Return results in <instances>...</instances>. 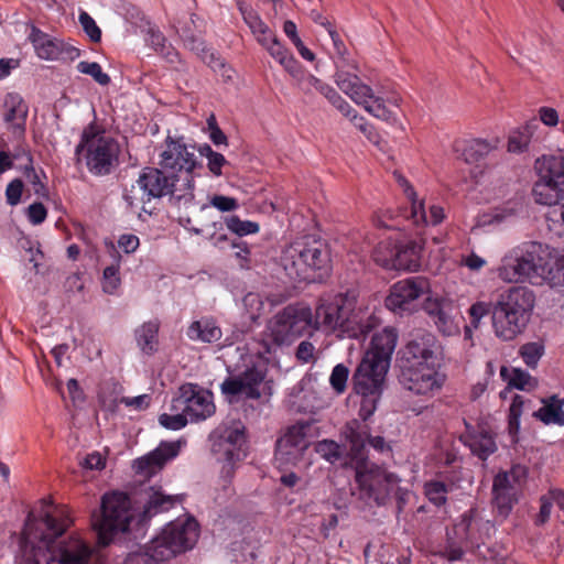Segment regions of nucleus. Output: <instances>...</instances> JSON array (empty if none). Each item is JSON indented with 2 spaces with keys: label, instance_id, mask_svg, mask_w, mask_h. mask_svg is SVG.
Segmentation results:
<instances>
[{
  "label": "nucleus",
  "instance_id": "nucleus-33",
  "mask_svg": "<svg viewBox=\"0 0 564 564\" xmlns=\"http://www.w3.org/2000/svg\"><path fill=\"white\" fill-rule=\"evenodd\" d=\"M7 108L4 113L6 122L11 124L12 132L19 137L24 134L28 106L17 94H8L4 100Z\"/></svg>",
  "mask_w": 564,
  "mask_h": 564
},
{
  "label": "nucleus",
  "instance_id": "nucleus-1",
  "mask_svg": "<svg viewBox=\"0 0 564 564\" xmlns=\"http://www.w3.org/2000/svg\"><path fill=\"white\" fill-rule=\"evenodd\" d=\"M36 516L30 511L19 538L20 561L26 563L44 557L47 564H88L93 555L89 544L76 536L64 539L63 534L69 527V519L61 512L46 509L50 507L42 500Z\"/></svg>",
  "mask_w": 564,
  "mask_h": 564
},
{
  "label": "nucleus",
  "instance_id": "nucleus-52",
  "mask_svg": "<svg viewBox=\"0 0 564 564\" xmlns=\"http://www.w3.org/2000/svg\"><path fill=\"white\" fill-rule=\"evenodd\" d=\"M523 397L514 395L509 409L508 429L511 435H516L520 429V416L522 414Z\"/></svg>",
  "mask_w": 564,
  "mask_h": 564
},
{
  "label": "nucleus",
  "instance_id": "nucleus-60",
  "mask_svg": "<svg viewBox=\"0 0 564 564\" xmlns=\"http://www.w3.org/2000/svg\"><path fill=\"white\" fill-rule=\"evenodd\" d=\"M549 279L552 286L564 288V256L558 258L549 270Z\"/></svg>",
  "mask_w": 564,
  "mask_h": 564
},
{
  "label": "nucleus",
  "instance_id": "nucleus-27",
  "mask_svg": "<svg viewBox=\"0 0 564 564\" xmlns=\"http://www.w3.org/2000/svg\"><path fill=\"white\" fill-rule=\"evenodd\" d=\"M176 501L175 496L165 495L160 487H144L137 492L135 503L142 505L138 523L142 524L153 516L170 510Z\"/></svg>",
  "mask_w": 564,
  "mask_h": 564
},
{
  "label": "nucleus",
  "instance_id": "nucleus-13",
  "mask_svg": "<svg viewBox=\"0 0 564 564\" xmlns=\"http://www.w3.org/2000/svg\"><path fill=\"white\" fill-rule=\"evenodd\" d=\"M335 82L344 94L349 96L357 105L364 106L365 110L372 116L386 121L395 120L392 112L384 105L386 99L383 97H376L372 89L364 84L357 75L345 70H337ZM387 101L399 106L401 98L398 95H392L387 98Z\"/></svg>",
  "mask_w": 564,
  "mask_h": 564
},
{
  "label": "nucleus",
  "instance_id": "nucleus-58",
  "mask_svg": "<svg viewBox=\"0 0 564 564\" xmlns=\"http://www.w3.org/2000/svg\"><path fill=\"white\" fill-rule=\"evenodd\" d=\"M23 187H24V184H23L22 180H20V178H14L13 181H11L8 184L7 189H6V198H7V203L10 206H15L20 203Z\"/></svg>",
  "mask_w": 564,
  "mask_h": 564
},
{
  "label": "nucleus",
  "instance_id": "nucleus-25",
  "mask_svg": "<svg viewBox=\"0 0 564 564\" xmlns=\"http://www.w3.org/2000/svg\"><path fill=\"white\" fill-rule=\"evenodd\" d=\"M198 17L192 14L188 22H185L180 31V37L186 48L194 52L204 63L213 68L224 67V63L219 57L206 45L202 37L200 30H197L196 20Z\"/></svg>",
  "mask_w": 564,
  "mask_h": 564
},
{
  "label": "nucleus",
  "instance_id": "nucleus-32",
  "mask_svg": "<svg viewBox=\"0 0 564 564\" xmlns=\"http://www.w3.org/2000/svg\"><path fill=\"white\" fill-rule=\"evenodd\" d=\"M398 341V333L392 327H386L381 332L375 333L371 337L369 349L365 352V357H373L380 364L387 362L390 367L391 356L395 349Z\"/></svg>",
  "mask_w": 564,
  "mask_h": 564
},
{
  "label": "nucleus",
  "instance_id": "nucleus-9",
  "mask_svg": "<svg viewBox=\"0 0 564 564\" xmlns=\"http://www.w3.org/2000/svg\"><path fill=\"white\" fill-rule=\"evenodd\" d=\"M491 530L494 525L490 521L480 518L476 510H468L454 525L452 532H447L442 556L449 562L460 561L465 551L479 550L490 536Z\"/></svg>",
  "mask_w": 564,
  "mask_h": 564
},
{
  "label": "nucleus",
  "instance_id": "nucleus-51",
  "mask_svg": "<svg viewBox=\"0 0 564 564\" xmlns=\"http://www.w3.org/2000/svg\"><path fill=\"white\" fill-rule=\"evenodd\" d=\"M226 225L229 230L242 237L249 234H256L259 231V225L249 220H241L237 216H230L226 218Z\"/></svg>",
  "mask_w": 564,
  "mask_h": 564
},
{
  "label": "nucleus",
  "instance_id": "nucleus-55",
  "mask_svg": "<svg viewBox=\"0 0 564 564\" xmlns=\"http://www.w3.org/2000/svg\"><path fill=\"white\" fill-rule=\"evenodd\" d=\"M188 422L187 415L182 411V413L176 414H167L163 413L159 416V423L167 429L177 431L183 429Z\"/></svg>",
  "mask_w": 564,
  "mask_h": 564
},
{
  "label": "nucleus",
  "instance_id": "nucleus-18",
  "mask_svg": "<svg viewBox=\"0 0 564 564\" xmlns=\"http://www.w3.org/2000/svg\"><path fill=\"white\" fill-rule=\"evenodd\" d=\"M141 189L147 193L150 198H161L170 195L171 199L184 205L192 204L195 195L186 188L178 186V180L166 173L163 167H144L138 178Z\"/></svg>",
  "mask_w": 564,
  "mask_h": 564
},
{
  "label": "nucleus",
  "instance_id": "nucleus-39",
  "mask_svg": "<svg viewBox=\"0 0 564 564\" xmlns=\"http://www.w3.org/2000/svg\"><path fill=\"white\" fill-rule=\"evenodd\" d=\"M187 335L191 339L214 343L220 339L221 330L210 321H196L188 327Z\"/></svg>",
  "mask_w": 564,
  "mask_h": 564
},
{
  "label": "nucleus",
  "instance_id": "nucleus-22",
  "mask_svg": "<svg viewBox=\"0 0 564 564\" xmlns=\"http://www.w3.org/2000/svg\"><path fill=\"white\" fill-rule=\"evenodd\" d=\"M29 40L40 58L51 61H74L80 55V51L62 40L52 37L36 26H32Z\"/></svg>",
  "mask_w": 564,
  "mask_h": 564
},
{
  "label": "nucleus",
  "instance_id": "nucleus-50",
  "mask_svg": "<svg viewBox=\"0 0 564 564\" xmlns=\"http://www.w3.org/2000/svg\"><path fill=\"white\" fill-rule=\"evenodd\" d=\"M77 70L82 74L91 76L94 80L101 86H107L110 84L109 75L104 73L101 66L96 62H79L77 64Z\"/></svg>",
  "mask_w": 564,
  "mask_h": 564
},
{
  "label": "nucleus",
  "instance_id": "nucleus-61",
  "mask_svg": "<svg viewBox=\"0 0 564 564\" xmlns=\"http://www.w3.org/2000/svg\"><path fill=\"white\" fill-rule=\"evenodd\" d=\"M445 492L446 489L442 482H432L426 487V496L435 506H441L445 502Z\"/></svg>",
  "mask_w": 564,
  "mask_h": 564
},
{
  "label": "nucleus",
  "instance_id": "nucleus-40",
  "mask_svg": "<svg viewBox=\"0 0 564 564\" xmlns=\"http://www.w3.org/2000/svg\"><path fill=\"white\" fill-rule=\"evenodd\" d=\"M268 53L276 59L286 72L296 77L300 73V66L296 59L288 52L286 48L280 43L278 39L273 40L270 45L265 47Z\"/></svg>",
  "mask_w": 564,
  "mask_h": 564
},
{
  "label": "nucleus",
  "instance_id": "nucleus-31",
  "mask_svg": "<svg viewBox=\"0 0 564 564\" xmlns=\"http://www.w3.org/2000/svg\"><path fill=\"white\" fill-rule=\"evenodd\" d=\"M245 443V434L239 429L227 430L223 435L214 441L212 451L218 455V459H224L234 464L240 459L241 446Z\"/></svg>",
  "mask_w": 564,
  "mask_h": 564
},
{
  "label": "nucleus",
  "instance_id": "nucleus-43",
  "mask_svg": "<svg viewBox=\"0 0 564 564\" xmlns=\"http://www.w3.org/2000/svg\"><path fill=\"white\" fill-rule=\"evenodd\" d=\"M150 45L170 63H174L178 58V52L166 42L165 36L159 31L151 29L149 31Z\"/></svg>",
  "mask_w": 564,
  "mask_h": 564
},
{
  "label": "nucleus",
  "instance_id": "nucleus-16",
  "mask_svg": "<svg viewBox=\"0 0 564 564\" xmlns=\"http://www.w3.org/2000/svg\"><path fill=\"white\" fill-rule=\"evenodd\" d=\"M198 539V523L194 519L169 523L162 533L149 544L160 554L161 560L169 561L176 554L194 546Z\"/></svg>",
  "mask_w": 564,
  "mask_h": 564
},
{
  "label": "nucleus",
  "instance_id": "nucleus-4",
  "mask_svg": "<svg viewBox=\"0 0 564 564\" xmlns=\"http://www.w3.org/2000/svg\"><path fill=\"white\" fill-rule=\"evenodd\" d=\"M313 325V314L308 306L288 305L267 324L259 340L257 355L270 361L284 346H290Z\"/></svg>",
  "mask_w": 564,
  "mask_h": 564
},
{
  "label": "nucleus",
  "instance_id": "nucleus-42",
  "mask_svg": "<svg viewBox=\"0 0 564 564\" xmlns=\"http://www.w3.org/2000/svg\"><path fill=\"white\" fill-rule=\"evenodd\" d=\"M394 176L399 185L403 188L405 196L411 203L410 213L404 214V217L414 218L415 220H417V213L420 212L421 218L426 221V212L424 208V203L416 200V193L414 188L411 186L408 180L398 172H394Z\"/></svg>",
  "mask_w": 564,
  "mask_h": 564
},
{
  "label": "nucleus",
  "instance_id": "nucleus-10",
  "mask_svg": "<svg viewBox=\"0 0 564 564\" xmlns=\"http://www.w3.org/2000/svg\"><path fill=\"white\" fill-rule=\"evenodd\" d=\"M544 249L540 242L527 241L511 249L498 268V276L506 282H523L544 273Z\"/></svg>",
  "mask_w": 564,
  "mask_h": 564
},
{
  "label": "nucleus",
  "instance_id": "nucleus-56",
  "mask_svg": "<svg viewBox=\"0 0 564 564\" xmlns=\"http://www.w3.org/2000/svg\"><path fill=\"white\" fill-rule=\"evenodd\" d=\"M79 22L85 31V33L88 35L90 41L97 43L101 39V31L96 24L95 20L87 13V12H80L79 14Z\"/></svg>",
  "mask_w": 564,
  "mask_h": 564
},
{
  "label": "nucleus",
  "instance_id": "nucleus-41",
  "mask_svg": "<svg viewBox=\"0 0 564 564\" xmlns=\"http://www.w3.org/2000/svg\"><path fill=\"white\" fill-rule=\"evenodd\" d=\"M538 128V121L533 120L522 129L513 131L508 140V151L520 153L529 145L534 130Z\"/></svg>",
  "mask_w": 564,
  "mask_h": 564
},
{
  "label": "nucleus",
  "instance_id": "nucleus-53",
  "mask_svg": "<svg viewBox=\"0 0 564 564\" xmlns=\"http://www.w3.org/2000/svg\"><path fill=\"white\" fill-rule=\"evenodd\" d=\"M348 376L349 369L345 365L338 364L333 368V371L329 377V383L338 394L345 392Z\"/></svg>",
  "mask_w": 564,
  "mask_h": 564
},
{
  "label": "nucleus",
  "instance_id": "nucleus-8",
  "mask_svg": "<svg viewBox=\"0 0 564 564\" xmlns=\"http://www.w3.org/2000/svg\"><path fill=\"white\" fill-rule=\"evenodd\" d=\"M539 180L534 183L532 194L538 204L560 208L549 213L547 219L564 225V158L543 156L534 165Z\"/></svg>",
  "mask_w": 564,
  "mask_h": 564
},
{
  "label": "nucleus",
  "instance_id": "nucleus-48",
  "mask_svg": "<svg viewBox=\"0 0 564 564\" xmlns=\"http://www.w3.org/2000/svg\"><path fill=\"white\" fill-rule=\"evenodd\" d=\"M299 85L305 94H311L312 90L315 89L326 99H329L330 96L335 93V89L332 86L323 83L321 79L311 74L303 76Z\"/></svg>",
  "mask_w": 564,
  "mask_h": 564
},
{
  "label": "nucleus",
  "instance_id": "nucleus-2",
  "mask_svg": "<svg viewBox=\"0 0 564 564\" xmlns=\"http://www.w3.org/2000/svg\"><path fill=\"white\" fill-rule=\"evenodd\" d=\"M400 352L399 381L404 389L415 394H427L441 388L435 367L442 359L443 347L433 333L413 330Z\"/></svg>",
  "mask_w": 564,
  "mask_h": 564
},
{
  "label": "nucleus",
  "instance_id": "nucleus-34",
  "mask_svg": "<svg viewBox=\"0 0 564 564\" xmlns=\"http://www.w3.org/2000/svg\"><path fill=\"white\" fill-rule=\"evenodd\" d=\"M454 151L466 163H476L484 159L490 151V144L485 140L456 141Z\"/></svg>",
  "mask_w": 564,
  "mask_h": 564
},
{
  "label": "nucleus",
  "instance_id": "nucleus-59",
  "mask_svg": "<svg viewBox=\"0 0 564 564\" xmlns=\"http://www.w3.org/2000/svg\"><path fill=\"white\" fill-rule=\"evenodd\" d=\"M490 312L492 313V307L489 303L476 302L473 304L469 308L471 326L477 328L479 326L480 319Z\"/></svg>",
  "mask_w": 564,
  "mask_h": 564
},
{
  "label": "nucleus",
  "instance_id": "nucleus-19",
  "mask_svg": "<svg viewBox=\"0 0 564 564\" xmlns=\"http://www.w3.org/2000/svg\"><path fill=\"white\" fill-rule=\"evenodd\" d=\"M430 282L424 276H412L398 281L390 288L386 297V306L395 314H411L417 307V300L427 293Z\"/></svg>",
  "mask_w": 564,
  "mask_h": 564
},
{
  "label": "nucleus",
  "instance_id": "nucleus-15",
  "mask_svg": "<svg viewBox=\"0 0 564 564\" xmlns=\"http://www.w3.org/2000/svg\"><path fill=\"white\" fill-rule=\"evenodd\" d=\"M118 153L119 147L113 139L86 131L76 147V155L84 158L88 170L96 175L109 174Z\"/></svg>",
  "mask_w": 564,
  "mask_h": 564
},
{
  "label": "nucleus",
  "instance_id": "nucleus-46",
  "mask_svg": "<svg viewBox=\"0 0 564 564\" xmlns=\"http://www.w3.org/2000/svg\"><path fill=\"white\" fill-rule=\"evenodd\" d=\"M166 561L160 558V554L151 550L148 544L143 550L129 553L122 564H164Z\"/></svg>",
  "mask_w": 564,
  "mask_h": 564
},
{
  "label": "nucleus",
  "instance_id": "nucleus-20",
  "mask_svg": "<svg viewBox=\"0 0 564 564\" xmlns=\"http://www.w3.org/2000/svg\"><path fill=\"white\" fill-rule=\"evenodd\" d=\"M196 388L191 383L182 386L172 403L174 410L183 411L192 422L206 420L215 413L212 394Z\"/></svg>",
  "mask_w": 564,
  "mask_h": 564
},
{
  "label": "nucleus",
  "instance_id": "nucleus-47",
  "mask_svg": "<svg viewBox=\"0 0 564 564\" xmlns=\"http://www.w3.org/2000/svg\"><path fill=\"white\" fill-rule=\"evenodd\" d=\"M239 11L243 18V21L251 30L252 34L258 36L260 33H265V29L268 25L261 20L257 12H254L251 8L245 6L243 2H238Z\"/></svg>",
  "mask_w": 564,
  "mask_h": 564
},
{
  "label": "nucleus",
  "instance_id": "nucleus-29",
  "mask_svg": "<svg viewBox=\"0 0 564 564\" xmlns=\"http://www.w3.org/2000/svg\"><path fill=\"white\" fill-rule=\"evenodd\" d=\"M180 447V442H162L158 448L134 462L137 474L144 478L152 477L163 468L167 460L177 456Z\"/></svg>",
  "mask_w": 564,
  "mask_h": 564
},
{
  "label": "nucleus",
  "instance_id": "nucleus-21",
  "mask_svg": "<svg viewBox=\"0 0 564 564\" xmlns=\"http://www.w3.org/2000/svg\"><path fill=\"white\" fill-rule=\"evenodd\" d=\"M389 367L373 357H362L352 375V388L359 395L382 394Z\"/></svg>",
  "mask_w": 564,
  "mask_h": 564
},
{
  "label": "nucleus",
  "instance_id": "nucleus-3",
  "mask_svg": "<svg viewBox=\"0 0 564 564\" xmlns=\"http://www.w3.org/2000/svg\"><path fill=\"white\" fill-rule=\"evenodd\" d=\"M280 267L292 283L316 282L330 270V253L321 240L295 241L280 257Z\"/></svg>",
  "mask_w": 564,
  "mask_h": 564
},
{
  "label": "nucleus",
  "instance_id": "nucleus-37",
  "mask_svg": "<svg viewBox=\"0 0 564 564\" xmlns=\"http://www.w3.org/2000/svg\"><path fill=\"white\" fill-rule=\"evenodd\" d=\"M109 253L112 262L107 265L102 274V290L106 293L112 294L119 288L121 280L119 276L120 259L121 254L116 249L115 245L110 242L108 245Z\"/></svg>",
  "mask_w": 564,
  "mask_h": 564
},
{
  "label": "nucleus",
  "instance_id": "nucleus-12",
  "mask_svg": "<svg viewBox=\"0 0 564 564\" xmlns=\"http://www.w3.org/2000/svg\"><path fill=\"white\" fill-rule=\"evenodd\" d=\"M356 482L359 498L366 503L386 506L392 500V491L400 478L381 466L362 462L356 467Z\"/></svg>",
  "mask_w": 564,
  "mask_h": 564
},
{
  "label": "nucleus",
  "instance_id": "nucleus-7",
  "mask_svg": "<svg viewBox=\"0 0 564 564\" xmlns=\"http://www.w3.org/2000/svg\"><path fill=\"white\" fill-rule=\"evenodd\" d=\"M133 520L131 498L121 491L105 494L99 509L91 513L93 528L102 545H108L117 534L127 532Z\"/></svg>",
  "mask_w": 564,
  "mask_h": 564
},
{
  "label": "nucleus",
  "instance_id": "nucleus-44",
  "mask_svg": "<svg viewBox=\"0 0 564 564\" xmlns=\"http://www.w3.org/2000/svg\"><path fill=\"white\" fill-rule=\"evenodd\" d=\"M242 305H243V310H245V315L249 322V326H248V329H249L253 324L258 323V321L261 316L264 303H263L260 294L254 293V292H249L243 296Z\"/></svg>",
  "mask_w": 564,
  "mask_h": 564
},
{
  "label": "nucleus",
  "instance_id": "nucleus-45",
  "mask_svg": "<svg viewBox=\"0 0 564 564\" xmlns=\"http://www.w3.org/2000/svg\"><path fill=\"white\" fill-rule=\"evenodd\" d=\"M102 406L108 411L116 412L119 403H123L127 406H132L135 410H144L150 405V397L142 394L133 398L122 397L120 399H101Z\"/></svg>",
  "mask_w": 564,
  "mask_h": 564
},
{
  "label": "nucleus",
  "instance_id": "nucleus-54",
  "mask_svg": "<svg viewBox=\"0 0 564 564\" xmlns=\"http://www.w3.org/2000/svg\"><path fill=\"white\" fill-rule=\"evenodd\" d=\"M543 354V348L538 343H528L520 348V355L529 367H535Z\"/></svg>",
  "mask_w": 564,
  "mask_h": 564
},
{
  "label": "nucleus",
  "instance_id": "nucleus-23",
  "mask_svg": "<svg viewBox=\"0 0 564 564\" xmlns=\"http://www.w3.org/2000/svg\"><path fill=\"white\" fill-rule=\"evenodd\" d=\"M306 424H295L288 427L283 436L276 441L275 460L281 465L296 464L301 460L310 443L306 437Z\"/></svg>",
  "mask_w": 564,
  "mask_h": 564
},
{
  "label": "nucleus",
  "instance_id": "nucleus-57",
  "mask_svg": "<svg viewBox=\"0 0 564 564\" xmlns=\"http://www.w3.org/2000/svg\"><path fill=\"white\" fill-rule=\"evenodd\" d=\"M381 394L361 395L359 416L367 421L376 411Z\"/></svg>",
  "mask_w": 564,
  "mask_h": 564
},
{
  "label": "nucleus",
  "instance_id": "nucleus-28",
  "mask_svg": "<svg viewBox=\"0 0 564 564\" xmlns=\"http://www.w3.org/2000/svg\"><path fill=\"white\" fill-rule=\"evenodd\" d=\"M466 431L459 440L468 446L470 452L481 460H486L497 451V444L491 432L484 424L471 425L464 421Z\"/></svg>",
  "mask_w": 564,
  "mask_h": 564
},
{
  "label": "nucleus",
  "instance_id": "nucleus-26",
  "mask_svg": "<svg viewBox=\"0 0 564 564\" xmlns=\"http://www.w3.org/2000/svg\"><path fill=\"white\" fill-rule=\"evenodd\" d=\"M345 435L350 444V452L354 458L358 460L364 459V451L366 443H369L376 451L383 453L390 449L382 436H370L368 426L354 420L346 424Z\"/></svg>",
  "mask_w": 564,
  "mask_h": 564
},
{
  "label": "nucleus",
  "instance_id": "nucleus-36",
  "mask_svg": "<svg viewBox=\"0 0 564 564\" xmlns=\"http://www.w3.org/2000/svg\"><path fill=\"white\" fill-rule=\"evenodd\" d=\"M500 376L508 383L509 388L530 391L538 386L536 379L520 368L502 366L500 368Z\"/></svg>",
  "mask_w": 564,
  "mask_h": 564
},
{
  "label": "nucleus",
  "instance_id": "nucleus-35",
  "mask_svg": "<svg viewBox=\"0 0 564 564\" xmlns=\"http://www.w3.org/2000/svg\"><path fill=\"white\" fill-rule=\"evenodd\" d=\"M544 405L533 413L535 417L541 420L544 424L564 425V401L560 400L556 395L543 400Z\"/></svg>",
  "mask_w": 564,
  "mask_h": 564
},
{
  "label": "nucleus",
  "instance_id": "nucleus-63",
  "mask_svg": "<svg viewBox=\"0 0 564 564\" xmlns=\"http://www.w3.org/2000/svg\"><path fill=\"white\" fill-rule=\"evenodd\" d=\"M314 345L308 340H303L299 344L296 348L295 357L299 361L307 364L314 360Z\"/></svg>",
  "mask_w": 564,
  "mask_h": 564
},
{
  "label": "nucleus",
  "instance_id": "nucleus-30",
  "mask_svg": "<svg viewBox=\"0 0 564 564\" xmlns=\"http://www.w3.org/2000/svg\"><path fill=\"white\" fill-rule=\"evenodd\" d=\"M423 310L442 334L449 336L457 332L454 321L456 307L451 300L427 299L423 304Z\"/></svg>",
  "mask_w": 564,
  "mask_h": 564
},
{
  "label": "nucleus",
  "instance_id": "nucleus-64",
  "mask_svg": "<svg viewBox=\"0 0 564 564\" xmlns=\"http://www.w3.org/2000/svg\"><path fill=\"white\" fill-rule=\"evenodd\" d=\"M47 215V210L42 203H33L28 207V217L33 225L42 224Z\"/></svg>",
  "mask_w": 564,
  "mask_h": 564
},
{
  "label": "nucleus",
  "instance_id": "nucleus-11",
  "mask_svg": "<svg viewBox=\"0 0 564 564\" xmlns=\"http://www.w3.org/2000/svg\"><path fill=\"white\" fill-rule=\"evenodd\" d=\"M158 165L178 180V186L194 193V178L198 175L196 170L203 169V164L195 156L194 147L185 144L182 138L173 139L169 135Z\"/></svg>",
  "mask_w": 564,
  "mask_h": 564
},
{
  "label": "nucleus",
  "instance_id": "nucleus-6",
  "mask_svg": "<svg viewBox=\"0 0 564 564\" xmlns=\"http://www.w3.org/2000/svg\"><path fill=\"white\" fill-rule=\"evenodd\" d=\"M534 293L525 286H513L501 294L492 306V326L496 335L511 340L525 328L534 307Z\"/></svg>",
  "mask_w": 564,
  "mask_h": 564
},
{
  "label": "nucleus",
  "instance_id": "nucleus-49",
  "mask_svg": "<svg viewBox=\"0 0 564 564\" xmlns=\"http://www.w3.org/2000/svg\"><path fill=\"white\" fill-rule=\"evenodd\" d=\"M315 451L323 458L333 464L339 462L344 456V449L341 446L330 440L319 441L315 445Z\"/></svg>",
  "mask_w": 564,
  "mask_h": 564
},
{
  "label": "nucleus",
  "instance_id": "nucleus-24",
  "mask_svg": "<svg viewBox=\"0 0 564 564\" xmlns=\"http://www.w3.org/2000/svg\"><path fill=\"white\" fill-rule=\"evenodd\" d=\"M524 475L521 467H514L510 473H500L494 479L492 495L494 505L497 512L502 518H507L512 510L513 505L517 502L518 487L517 482L520 476Z\"/></svg>",
  "mask_w": 564,
  "mask_h": 564
},
{
  "label": "nucleus",
  "instance_id": "nucleus-62",
  "mask_svg": "<svg viewBox=\"0 0 564 564\" xmlns=\"http://www.w3.org/2000/svg\"><path fill=\"white\" fill-rule=\"evenodd\" d=\"M210 204L220 212H231L238 208V200L234 197L215 195L210 199Z\"/></svg>",
  "mask_w": 564,
  "mask_h": 564
},
{
  "label": "nucleus",
  "instance_id": "nucleus-17",
  "mask_svg": "<svg viewBox=\"0 0 564 564\" xmlns=\"http://www.w3.org/2000/svg\"><path fill=\"white\" fill-rule=\"evenodd\" d=\"M424 240H408L391 246L381 242L373 251V260L386 269L417 271Z\"/></svg>",
  "mask_w": 564,
  "mask_h": 564
},
{
  "label": "nucleus",
  "instance_id": "nucleus-5",
  "mask_svg": "<svg viewBox=\"0 0 564 564\" xmlns=\"http://www.w3.org/2000/svg\"><path fill=\"white\" fill-rule=\"evenodd\" d=\"M373 319L369 317L362 322L355 312V299L348 294L336 293L319 299L313 323L316 328L324 326L338 330L339 337L365 339L373 327Z\"/></svg>",
  "mask_w": 564,
  "mask_h": 564
},
{
  "label": "nucleus",
  "instance_id": "nucleus-14",
  "mask_svg": "<svg viewBox=\"0 0 564 564\" xmlns=\"http://www.w3.org/2000/svg\"><path fill=\"white\" fill-rule=\"evenodd\" d=\"M268 368L265 364L247 367L237 376L227 378L220 386L223 394L229 398L239 395L246 399L268 402L272 395V380L267 379Z\"/></svg>",
  "mask_w": 564,
  "mask_h": 564
},
{
  "label": "nucleus",
  "instance_id": "nucleus-38",
  "mask_svg": "<svg viewBox=\"0 0 564 564\" xmlns=\"http://www.w3.org/2000/svg\"><path fill=\"white\" fill-rule=\"evenodd\" d=\"M159 323L150 321L135 329V339L140 349L151 355L156 351Z\"/></svg>",
  "mask_w": 564,
  "mask_h": 564
}]
</instances>
